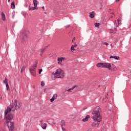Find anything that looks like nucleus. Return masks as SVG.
<instances>
[{"label":"nucleus","instance_id":"obj_1","mask_svg":"<svg viewBox=\"0 0 131 131\" xmlns=\"http://www.w3.org/2000/svg\"><path fill=\"white\" fill-rule=\"evenodd\" d=\"M92 118L94 121H97V122H101L102 121V116L100 114V106H97L93 110L92 112Z\"/></svg>","mask_w":131,"mask_h":131},{"label":"nucleus","instance_id":"obj_2","mask_svg":"<svg viewBox=\"0 0 131 131\" xmlns=\"http://www.w3.org/2000/svg\"><path fill=\"white\" fill-rule=\"evenodd\" d=\"M96 66L100 68H107L111 71H116L117 70V68L113 63L100 62L97 63Z\"/></svg>","mask_w":131,"mask_h":131},{"label":"nucleus","instance_id":"obj_3","mask_svg":"<svg viewBox=\"0 0 131 131\" xmlns=\"http://www.w3.org/2000/svg\"><path fill=\"white\" fill-rule=\"evenodd\" d=\"M52 75H53L55 78L62 79L65 77L64 71L62 70L61 69H58L55 72L52 73Z\"/></svg>","mask_w":131,"mask_h":131},{"label":"nucleus","instance_id":"obj_4","mask_svg":"<svg viewBox=\"0 0 131 131\" xmlns=\"http://www.w3.org/2000/svg\"><path fill=\"white\" fill-rule=\"evenodd\" d=\"M21 107V103L16 100H14V102L10 104V109L11 111H15L19 109Z\"/></svg>","mask_w":131,"mask_h":131},{"label":"nucleus","instance_id":"obj_5","mask_svg":"<svg viewBox=\"0 0 131 131\" xmlns=\"http://www.w3.org/2000/svg\"><path fill=\"white\" fill-rule=\"evenodd\" d=\"M12 111L11 109H10V107L8 106L7 109L5 111V117L6 120H12L14 118L13 115L10 114V112Z\"/></svg>","mask_w":131,"mask_h":131},{"label":"nucleus","instance_id":"obj_6","mask_svg":"<svg viewBox=\"0 0 131 131\" xmlns=\"http://www.w3.org/2000/svg\"><path fill=\"white\" fill-rule=\"evenodd\" d=\"M20 38H21V41L22 43H25V42H26V40H27V38H28L27 31H25V30L23 31L20 36Z\"/></svg>","mask_w":131,"mask_h":131},{"label":"nucleus","instance_id":"obj_7","mask_svg":"<svg viewBox=\"0 0 131 131\" xmlns=\"http://www.w3.org/2000/svg\"><path fill=\"white\" fill-rule=\"evenodd\" d=\"M6 123L7 124V126L9 130L14 131V129L15 128L14 122L7 121Z\"/></svg>","mask_w":131,"mask_h":131},{"label":"nucleus","instance_id":"obj_8","mask_svg":"<svg viewBox=\"0 0 131 131\" xmlns=\"http://www.w3.org/2000/svg\"><path fill=\"white\" fill-rule=\"evenodd\" d=\"M47 48H48V46H46L40 50V51L39 52V55L40 56H42V55H43V53L46 52V50H47Z\"/></svg>","mask_w":131,"mask_h":131},{"label":"nucleus","instance_id":"obj_9","mask_svg":"<svg viewBox=\"0 0 131 131\" xmlns=\"http://www.w3.org/2000/svg\"><path fill=\"white\" fill-rule=\"evenodd\" d=\"M99 124H100V122L94 121L92 123V126H93V127H98V126H99Z\"/></svg>","mask_w":131,"mask_h":131},{"label":"nucleus","instance_id":"obj_10","mask_svg":"<svg viewBox=\"0 0 131 131\" xmlns=\"http://www.w3.org/2000/svg\"><path fill=\"white\" fill-rule=\"evenodd\" d=\"M90 118H91V116H90V115H88L84 118L82 119V121H83V122H86V121H89V119H90Z\"/></svg>","mask_w":131,"mask_h":131},{"label":"nucleus","instance_id":"obj_11","mask_svg":"<svg viewBox=\"0 0 131 131\" xmlns=\"http://www.w3.org/2000/svg\"><path fill=\"white\" fill-rule=\"evenodd\" d=\"M41 126L43 129H47V123L43 121H41Z\"/></svg>","mask_w":131,"mask_h":131},{"label":"nucleus","instance_id":"obj_12","mask_svg":"<svg viewBox=\"0 0 131 131\" xmlns=\"http://www.w3.org/2000/svg\"><path fill=\"white\" fill-rule=\"evenodd\" d=\"M33 5L34 6L33 10H37L38 7H37V1H36V0H33Z\"/></svg>","mask_w":131,"mask_h":131},{"label":"nucleus","instance_id":"obj_13","mask_svg":"<svg viewBox=\"0 0 131 131\" xmlns=\"http://www.w3.org/2000/svg\"><path fill=\"white\" fill-rule=\"evenodd\" d=\"M1 19L2 21H6V15L3 12H1Z\"/></svg>","mask_w":131,"mask_h":131},{"label":"nucleus","instance_id":"obj_14","mask_svg":"<svg viewBox=\"0 0 131 131\" xmlns=\"http://www.w3.org/2000/svg\"><path fill=\"white\" fill-rule=\"evenodd\" d=\"M63 60H65V57H58L57 58L58 64H61Z\"/></svg>","mask_w":131,"mask_h":131},{"label":"nucleus","instance_id":"obj_15","mask_svg":"<svg viewBox=\"0 0 131 131\" xmlns=\"http://www.w3.org/2000/svg\"><path fill=\"white\" fill-rule=\"evenodd\" d=\"M114 25L115 26H116V27H118V26L119 25V24H120V20L118 19L117 21L115 20L114 22Z\"/></svg>","mask_w":131,"mask_h":131},{"label":"nucleus","instance_id":"obj_16","mask_svg":"<svg viewBox=\"0 0 131 131\" xmlns=\"http://www.w3.org/2000/svg\"><path fill=\"white\" fill-rule=\"evenodd\" d=\"M57 98H58V96L57 95V94L54 95L52 98L50 99L51 102H54V101H55V100H56Z\"/></svg>","mask_w":131,"mask_h":131},{"label":"nucleus","instance_id":"obj_17","mask_svg":"<svg viewBox=\"0 0 131 131\" xmlns=\"http://www.w3.org/2000/svg\"><path fill=\"white\" fill-rule=\"evenodd\" d=\"M89 17H90V18H92L93 19V18L95 17V11H92L90 13H89Z\"/></svg>","mask_w":131,"mask_h":131},{"label":"nucleus","instance_id":"obj_18","mask_svg":"<svg viewBox=\"0 0 131 131\" xmlns=\"http://www.w3.org/2000/svg\"><path fill=\"white\" fill-rule=\"evenodd\" d=\"M76 88H77V86L76 85H75L73 87H72L71 88H70L68 90H66V91H67V92H72V91H73V90L74 89H75Z\"/></svg>","mask_w":131,"mask_h":131},{"label":"nucleus","instance_id":"obj_19","mask_svg":"<svg viewBox=\"0 0 131 131\" xmlns=\"http://www.w3.org/2000/svg\"><path fill=\"white\" fill-rule=\"evenodd\" d=\"M110 58V59H115V60H119V59H120L119 56H111Z\"/></svg>","mask_w":131,"mask_h":131},{"label":"nucleus","instance_id":"obj_20","mask_svg":"<svg viewBox=\"0 0 131 131\" xmlns=\"http://www.w3.org/2000/svg\"><path fill=\"white\" fill-rule=\"evenodd\" d=\"M37 64H38V61L37 60H35L34 61V65H33V67H37Z\"/></svg>","mask_w":131,"mask_h":131},{"label":"nucleus","instance_id":"obj_21","mask_svg":"<svg viewBox=\"0 0 131 131\" xmlns=\"http://www.w3.org/2000/svg\"><path fill=\"white\" fill-rule=\"evenodd\" d=\"M30 72L32 75H33V67L30 68Z\"/></svg>","mask_w":131,"mask_h":131},{"label":"nucleus","instance_id":"obj_22","mask_svg":"<svg viewBox=\"0 0 131 131\" xmlns=\"http://www.w3.org/2000/svg\"><path fill=\"white\" fill-rule=\"evenodd\" d=\"M11 9H15V2H13L11 4Z\"/></svg>","mask_w":131,"mask_h":131},{"label":"nucleus","instance_id":"obj_23","mask_svg":"<svg viewBox=\"0 0 131 131\" xmlns=\"http://www.w3.org/2000/svg\"><path fill=\"white\" fill-rule=\"evenodd\" d=\"M66 122L65 121V120H63L61 121V126H64V125H66Z\"/></svg>","mask_w":131,"mask_h":131},{"label":"nucleus","instance_id":"obj_24","mask_svg":"<svg viewBox=\"0 0 131 131\" xmlns=\"http://www.w3.org/2000/svg\"><path fill=\"white\" fill-rule=\"evenodd\" d=\"M3 82L5 84H8V79H7V78H5V80L3 81Z\"/></svg>","mask_w":131,"mask_h":131},{"label":"nucleus","instance_id":"obj_25","mask_svg":"<svg viewBox=\"0 0 131 131\" xmlns=\"http://www.w3.org/2000/svg\"><path fill=\"white\" fill-rule=\"evenodd\" d=\"M24 70H25V66H23L21 68V71H20L21 73H22V72H23V71H24Z\"/></svg>","mask_w":131,"mask_h":131},{"label":"nucleus","instance_id":"obj_26","mask_svg":"<svg viewBox=\"0 0 131 131\" xmlns=\"http://www.w3.org/2000/svg\"><path fill=\"white\" fill-rule=\"evenodd\" d=\"M94 25H95V27H99V26H100V24L99 23H95Z\"/></svg>","mask_w":131,"mask_h":131},{"label":"nucleus","instance_id":"obj_27","mask_svg":"<svg viewBox=\"0 0 131 131\" xmlns=\"http://www.w3.org/2000/svg\"><path fill=\"white\" fill-rule=\"evenodd\" d=\"M6 90L8 91L9 89H10V87H9V84H6Z\"/></svg>","mask_w":131,"mask_h":131},{"label":"nucleus","instance_id":"obj_28","mask_svg":"<svg viewBox=\"0 0 131 131\" xmlns=\"http://www.w3.org/2000/svg\"><path fill=\"white\" fill-rule=\"evenodd\" d=\"M71 51H75V49H74V47L73 46H72L71 47Z\"/></svg>","mask_w":131,"mask_h":131},{"label":"nucleus","instance_id":"obj_29","mask_svg":"<svg viewBox=\"0 0 131 131\" xmlns=\"http://www.w3.org/2000/svg\"><path fill=\"white\" fill-rule=\"evenodd\" d=\"M102 45H105V46H108L109 43H108L106 42H104L102 43Z\"/></svg>","mask_w":131,"mask_h":131},{"label":"nucleus","instance_id":"obj_30","mask_svg":"<svg viewBox=\"0 0 131 131\" xmlns=\"http://www.w3.org/2000/svg\"><path fill=\"white\" fill-rule=\"evenodd\" d=\"M112 18H113V16H112V15H109L108 19H112Z\"/></svg>","mask_w":131,"mask_h":131},{"label":"nucleus","instance_id":"obj_31","mask_svg":"<svg viewBox=\"0 0 131 131\" xmlns=\"http://www.w3.org/2000/svg\"><path fill=\"white\" fill-rule=\"evenodd\" d=\"M115 32H114L113 31H111V33H115L116 32V28H115Z\"/></svg>","mask_w":131,"mask_h":131},{"label":"nucleus","instance_id":"obj_32","mask_svg":"<svg viewBox=\"0 0 131 131\" xmlns=\"http://www.w3.org/2000/svg\"><path fill=\"white\" fill-rule=\"evenodd\" d=\"M41 72H42V69L39 70V74H41Z\"/></svg>","mask_w":131,"mask_h":131},{"label":"nucleus","instance_id":"obj_33","mask_svg":"<svg viewBox=\"0 0 131 131\" xmlns=\"http://www.w3.org/2000/svg\"><path fill=\"white\" fill-rule=\"evenodd\" d=\"M45 83L42 81L41 82V86H43L45 85Z\"/></svg>","mask_w":131,"mask_h":131},{"label":"nucleus","instance_id":"obj_34","mask_svg":"<svg viewBox=\"0 0 131 131\" xmlns=\"http://www.w3.org/2000/svg\"><path fill=\"white\" fill-rule=\"evenodd\" d=\"M32 10H33V7H30V6H29V10L31 11Z\"/></svg>","mask_w":131,"mask_h":131},{"label":"nucleus","instance_id":"obj_35","mask_svg":"<svg viewBox=\"0 0 131 131\" xmlns=\"http://www.w3.org/2000/svg\"><path fill=\"white\" fill-rule=\"evenodd\" d=\"M75 41V37H74L72 39V42H74Z\"/></svg>","mask_w":131,"mask_h":131},{"label":"nucleus","instance_id":"obj_36","mask_svg":"<svg viewBox=\"0 0 131 131\" xmlns=\"http://www.w3.org/2000/svg\"><path fill=\"white\" fill-rule=\"evenodd\" d=\"M72 46H73L74 48L77 47V45H76V43H75L74 45H72Z\"/></svg>","mask_w":131,"mask_h":131},{"label":"nucleus","instance_id":"obj_37","mask_svg":"<svg viewBox=\"0 0 131 131\" xmlns=\"http://www.w3.org/2000/svg\"><path fill=\"white\" fill-rule=\"evenodd\" d=\"M111 15H114V12H112V13H111Z\"/></svg>","mask_w":131,"mask_h":131},{"label":"nucleus","instance_id":"obj_38","mask_svg":"<svg viewBox=\"0 0 131 131\" xmlns=\"http://www.w3.org/2000/svg\"><path fill=\"white\" fill-rule=\"evenodd\" d=\"M34 76H35V72H34Z\"/></svg>","mask_w":131,"mask_h":131},{"label":"nucleus","instance_id":"obj_39","mask_svg":"<svg viewBox=\"0 0 131 131\" xmlns=\"http://www.w3.org/2000/svg\"><path fill=\"white\" fill-rule=\"evenodd\" d=\"M2 99V95H0V100Z\"/></svg>","mask_w":131,"mask_h":131},{"label":"nucleus","instance_id":"obj_40","mask_svg":"<svg viewBox=\"0 0 131 131\" xmlns=\"http://www.w3.org/2000/svg\"><path fill=\"white\" fill-rule=\"evenodd\" d=\"M117 2H119L120 0H116Z\"/></svg>","mask_w":131,"mask_h":131},{"label":"nucleus","instance_id":"obj_41","mask_svg":"<svg viewBox=\"0 0 131 131\" xmlns=\"http://www.w3.org/2000/svg\"><path fill=\"white\" fill-rule=\"evenodd\" d=\"M8 3H10V0H8Z\"/></svg>","mask_w":131,"mask_h":131},{"label":"nucleus","instance_id":"obj_42","mask_svg":"<svg viewBox=\"0 0 131 131\" xmlns=\"http://www.w3.org/2000/svg\"><path fill=\"white\" fill-rule=\"evenodd\" d=\"M42 9H45V7L43 6V7H42Z\"/></svg>","mask_w":131,"mask_h":131},{"label":"nucleus","instance_id":"obj_43","mask_svg":"<svg viewBox=\"0 0 131 131\" xmlns=\"http://www.w3.org/2000/svg\"><path fill=\"white\" fill-rule=\"evenodd\" d=\"M98 88H100V85H98Z\"/></svg>","mask_w":131,"mask_h":131},{"label":"nucleus","instance_id":"obj_44","mask_svg":"<svg viewBox=\"0 0 131 131\" xmlns=\"http://www.w3.org/2000/svg\"><path fill=\"white\" fill-rule=\"evenodd\" d=\"M103 102H106V101H103Z\"/></svg>","mask_w":131,"mask_h":131}]
</instances>
